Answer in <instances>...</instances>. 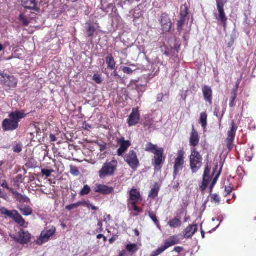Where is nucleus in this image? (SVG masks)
<instances>
[{
	"label": "nucleus",
	"mask_w": 256,
	"mask_h": 256,
	"mask_svg": "<svg viewBox=\"0 0 256 256\" xmlns=\"http://www.w3.org/2000/svg\"><path fill=\"white\" fill-rule=\"evenodd\" d=\"M104 238V241L106 242V238L104 236V237H102Z\"/></svg>",
	"instance_id": "774afa93"
},
{
	"label": "nucleus",
	"mask_w": 256,
	"mask_h": 256,
	"mask_svg": "<svg viewBox=\"0 0 256 256\" xmlns=\"http://www.w3.org/2000/svg\"><path fill=\"white\" fill-rule=\"evenodd\" d=\"M0 76L4 78L6 84L10 88H14L16 86L17 80L14 76H10L6 74L2 73Z\"/></svg>",
	"instance_id": "4468645a"
},
{
	"label": "nucleus",
	"mask_w": 256,
	"mask_h": 256,
	"mask_svg": "<svg viewBox=\"0 0 256 256\" xmlns=\"http://www.w3.org/2000/svg\"><path fill=\"white\" fill-rule=\"evenodd\" d=\"M122 71L124 72L127 74H131L133 72V70H132V68L128 67H124L122 68Z\"/></svg>",
	"instance_id": "a18cd8bd"
},
{
	"label": "nucleus",
	"mask_w": 256,
	"mask_h": 256,
	"mask_svg": "<svg viewBox=\"0 0 256 256\" xmlns=\"http://www.w3.org/2000/svg\"><path fill=\"white\" fill-rule=\"evenodd\" d=\"M114 75L116 77L120 78V76H118V72L116 70L114 72Z\"/></svg>",
	"instance_id": "13d9d810"
},
{
	"label": "nucleus",
	"mask_w": 256,
	"mask_h": 256,
	"mask_svg": "<svg viewBox=\"0 0 256 256\" xmlns=\"http://www.w3.org/2000/svg\"><path fill=\"white\" fill-rule=\"evenodd\" d=\"M112 188H109L105 185L98 184L96 185L95 188V191L96 192L101 193L102 194H108L113 191Z\"/></svg>",
	"instance_id": "f3484780"
},
{
	"label": "nucleus",
	"mask_w": 256,
	"mask_h": 256,
	"mask_svg": "<svg viewBox=\"0 0 256 256\" xmlns=\"http://www.w3.org/2000/svg\"><path fill=\"white\" fill-rule=\"evenodd\" d=\"M133 207V209L134 211L140 212V209L139 207L136 206V204H132Z\"/></svg>",
	"instance_id": "8fccbe9b"
},
{
	"label": "nucleus",
	"mask_w": 256,
	"mask_h": 256,
	"mask_svg": "<svg viewBox=\"0 0 256 256\" xmlns=\"http://www.w3.org/2000/svg\"><path fill=\"white\" fill-rule=\"evenodd\" d=\"M197 230V226H190L186 228L184 232V236L185 238H191Z\"/></svg>",
	"instance_id": "aec40b11"
},
{
	"label": "nucleus",
	"mask_w": 256,
	"mask_h": 256,
	"mask_svg": "<svg viewBox=\"0 0 256 256\" xmlns=\"http://www.w3.org/2000/svg\"><path fill=\"white\" fill-rule=\"evenodd\" d=\"M102 237H104V236L102 234H99L96 236L98 239H100V238H102Z\"/></svg>",
	"instance_id": "4d7b16f0"
},
{
	"label": "nucleus",
	"mask_w": 256,
	"mask_h": 256,
	"mask_svg": "<svg viewBox=\"0 0 256 256\" xmlns=\"http://www.w3.org/2000/svg\"><path fill=\"white\" fill-rule=\"evenodd\" d=\"M127 250L130 252H135L137 248V246L136 244H128L126 246Z\"/></svg>",
	"instance_id": "58836bf2"
},
{
	"label": "nucleus",
	"mask_w": 256,
	"mask_h": 256,
	"mask_svg": "<svg viewBox=\"0 0 256 256\" xmlns=\"http://www.w3.org/2000/svg\"><path fill=\"white\" fill-rule=\"evenodd\" d=\"M164 98V95L162 94H159L157 97V101L161 102Z\"/></svg>",
	"instance_id": "864d4df0"
},
{
	"label": "nucleus",
	"mask_w": 256,
	"mask_h": 256,
	"mask_svg": "<svg viewBox=\"0 0 256 256\" xmlns=\"http://www.w3.org/2000/svg\"><path fill=\"white\" fill-rule=\"evenodd\" d=\"M124 254H125V252H121L120 253L119 256H124Z\"/></svg>",
	"instance_id": "680f3d73"
},
{
	"label": "nucleus",
	"mask_w": 256,
	"mask_h": 256,
	"mask_svg": "<svg viewBox=\"0 0 256 256\" xmlns=\"http://www.w3.org/2000/svg\"><path fill=\"white\" fill-rule=\"evenodd\" d=\"M118 163L116 160L107 162L103 165L99 172V176L100 178H104L106 176H112L114 174L116 170Z\"/></svg>",
	"instance_id": "7ed1b4c3"
},
{
	"label": "nucleus",
	"mask_w": 256,
	"mask_h": 256,
	"mask_svg": "<svg viewBox=\"0 0 256 256\" xmlns=\"http://www.w3.org/2000/svg\"><path fill=\"white\" fill-rule=\"evenodd\" d=\"M0 212L2 214L5 215L10 218L14 219L18 212L16 210H8L6 208L2 207L0 208Z\"/></svg>",
	"instance_id": "4be33fe9"
},
{
	"label": "nucleus",
	"mask_w": 256,
	"mask_h": 256,
	"mask_svg": "<svg viewBox=\"0 0 256 256\" xmlns=\"http://www.w3.org/2000/svg\"><path fill=\"white\" fill-rule=\"evenodd\" d=\"M90 192V188L88 185H85L83 188L80 192L81 196H84L88 194Z\"/></svg>",
	"instance_id": "473e14b6"
},
{
	"label": "nucleus",
	"mask_w": 256,
	"mask_h": 256,
	"mask_svg": "<svg viewBox=\"0 0 256 256\" xmlns=\"http://www.w3.org/2000/svg\"><path fill=\"white\" fill-rule=\"evenodd\" d=\"M239 84H240V82L238 81L237 82H236V90L234 92H236H236L237 90V88L238 87Z\"/></svg>",
	"instance_id": "052dcab7"
},
{
	"label": "nucleus",
	"mask_w": 256,
	"mask_h": 256,
	"mask_svg": "<svg viewBox=\"0 0 256 256\" xmlns=\"http://www.w3.org/2000/svg\"><path fill=\"white\" fill-rule=\"evenodd\" d=\"M56 232V228H52L50 230L45 229L41 233L40 238L36 240V244L38 245H42L44 243L47 242L50 236L54 235Z\"/></svg>",
	"instance_id": "6e6552de"
},
{
	"label": "nucleus",
	"mask_w": 256,
	"mask_h": 256,
	"mask_svg": "<svg viewBox=\"0 0 256 256\" xmlns=\"http://www.w3.org/2000/svg\"><path fill=\"white\" fill-rule=\"evenodd\" d=\"M3 46H2L0 44V52L2 51L3 50Z\"/></svg>",
	"instance_id": "0e129e2a"
},
{
	"label": "nucleus",
	"mask_w": 256,
	"mask_h": 256,
	"mask_svg": "<svg viewBox=\"0 0 256 256\" xmlns=\"http://www.w3.org/2000/svg\"><path fill=\"white\" fill-rule=\"evenodd\" d=\"M225 191L226 192V194H228L232 192V188L230 186H226Z\"/></svg>",
	"instance_id": "3c124183"
},
{
	"label": "nucleus",
	"mask_w": 256,
	"mask_h": 256,
	"mask_svg": "<svg viewBox=\"0 0 256 256\" xmlns=\"http://www.w3.org/2000/svg\"><path fill=\"white\" fill-rule=\"evenodd\" d=\"M106 62L108 68L114 70L116 67V62L112 54H109L106 58Z\"/></svg>",
	"instance_id": "393cba45"
},
{
	"label": "nucleus",
	"mask_w": 256,
	"mask_h": 256,
	"mask_svg": "<svg viewBox=\"0 0 256 256\" xmlns=\"http://www.w3.org/2000/svg\"><path fill=\"white\" fill-rule=\"evenodd\" d=\"M93 78L95 82L97 84H100L102 82L101 78L98 74H94Z\"/></svg>",
	"instance_id": "c03bdc74"
},
{
	"label": "nucleus",
	"mask_w": 256,
	"mask_h": 256,
	"mask_svg": "<svg viewBox=\"0 0 256 256\" xmlns=\"http://www.w3.org/2000/svg\"><path fill=\"white\" fill-rule=\"evenodd\" d=\"M201 233H202V238H204V232L203 230H202Z\"/></svg>",
	"instance_id": "e2e57ef3"
},
{
	"label": "nucleus",
	"mask_w": 256,
	"mask_h": 256,
	"mask_svg": "<svg viewBox=\"0 0 256 256\" xmlns=\"http://www.w3.org/2000/svg\"><path fill=\"white\" fill-rule=\"evenodd\" d=\"M15 197L16 200L20 202H30V199L26 196L16 192H14Z\"/></svg>",
	"instance_id": "bb28decb"
},
{
	"label": "nucleus",
	"mask_w": 256,
	"mask_h": 256,
	"mask_svg": "<svg viewBox=\"0 0 256 256\" xmlns=\"http://www.w3.org/2000/svg\"><path fill=\"white\" fill-rule=\"evenodd\" d=\"M146 151H151L152 153L153 152H156L157 150H158L156 146L154 145L151 143H148L146 145Z\"/></svg>",
	"instance_id": "2f4dec72"
},
{
	"label": "nucleus",
	"mask_w": 256,
	"mask_h": 256,
	"mask_svg": "<svg viewBox=\"0 0 256 256\" xmlns=\"http://www.w3.org/2000/svg\"><path fill=\"white\" fill-rule=\"evenodd\" d=\"M148 216L150 218L151 220L154 222L156 225L157 227L160 228V224L158 222V220L157 219V218L154 214V212H152V211H148Z\"/></svg>",
	"instance_id": "c756f323"
},
{
	"label": "nucleus",
	"mask_w": 256,
	"mask_h": 256,
	"mask_svg": "<svg viewBox=\"0 0 256 256\" xmlns=\"http://www.w3.org/2000/svg\"><path fill=\"white\" fill-rule=\"evenodd\" d=\"M24 112L16 110L9 114L8 119L4 120L2 122V128L5 131H12L18 126L20 120L25 116Z\"/></svg>",
	"instance_id": "f257e3e1"
},
{
	"label": "nucleus",
	"mask_w": 256,
	"mask_h": 256,
	"mask_svg": "<svg viewBox=\"0 0 256 256\" xmlns=\"http://www.w3.org/2000/svg\"><path fill=\"white\" fill-rule=\"evenodd\" d=\"M236 98V93L234 92V96L231 98V100L230 103V107H233L234 106V102Z\"/></svg>",
	"instance_id": "09e8293b"
},
{
	"label": "nucleus",
	"mask_w": 256,
	"mask_h": 256,
	"mask_svg": "<svg viewBox=\"0 0 256 256\" xmlns=\"http://www.w3.org/2000/svg\"><path fill=\"white\" fill-rule=\"evenodd\" d=\"M50 138L52 142H55L56 140V136L52 134H50Z\"/></svg>",
	"instance_id": "6e6d98bb"
},
{
	"label": "nucleus",
	"mask_w": 256,
	"mask_h": 256,
	"mask_svg": "<svg viewBox=\"0 0 256 256\" xmlns=\"http://www.w3.org/2000/svg\"><path fill=\"white\" fill-rule=\"evenodd\" d=\"M186 18L180 17V20L178 22V28L179 32L182 30V26L184 24Z\"/></svg>",
	"instance_id": "c9c22d12"
},
{
	"label": "nucleus",
	"mask_w": 256,
	"mask_h": 256,
	"mask_svg": "<svg viewBox=\"0 0 256 256\" xmlns=\"http://www.w3.org/2000/svg\"><path fill=\"white\" fill-rule=\"evenodd\" d=\"M125 162L133 170H136L140 165L136 153L134 150H130L124 157Z\"/></svg>",
	"instance_id": "423d86ee"
},
{
	"label": "nucleus",
	"mask_w": 256,
	"mask_h": 256,
	"mask_svg": "<svg viewBox=\"0 0 256 256\" xmlns=\"http://www.w3.org/2000/svg\"><path fill=\"white\" fill-rule=\"evenodd\" d=\"M13 220L20 226H24L25 224L24 220L18 212L16 214Z\"/></svg>",
	"instance_id": "c85d7f7f"
},
{
	"label": "nucleus",
	"mask_w": 256,
	"mask_h": 256,
	"mask_svg": "<svg viewBox=\"0 0 256 256\" xmlns=\"http://www.w3.org/2000/svg\"><path fill=\"white\" fill-rule=\"evenodd\" d=\"M114 240L113 238H112L110 240V243H112L114 242Z\"/></svg>",
	"instance_id": "69168bd1"
},
{
	"label": "nucleus",
	"mask_w": 256,
	"mask_h": 256,
	"mask_svg": "<svg viewBox=\"0 0 256 256\" xmlns=\"http://www.w3.org/2000/svg\"><path fill=\"white\" fill-rule=\"evenodd\" d=\"M153 153L155 154L154 164L156 166H160L162 162L163 150L159 148L156 152H153Z\"/></svg>",
	"instance_id": "6ab92c4d"
},
{
	"label": "nucleus",
	"mask_w": 256,
	"mask_h": 256,
	"mask_svg": "<svg viewBox=\"0 0 256 256\" xmlns=\"http://www.w3.org/2000/svg\"><path fill=\"white\" fill-rule=\"evenodd\" d=\"M140 120V116L138 109L134 108L128 120V124L130 126L136 125Z\"/></svg>",
	"instance_id": "f8f14e48"
},
{
	"label": "nucleus",
	"mask_w": 256,
	"mask_h": 256,
	"mask_svg": "<svg viewBox=\"0 0 256 256\" xmlns=\"http://www.w3.org/2000/svg\"><path fill=\"white\" fill-rule=\"evenodd\" d=\"M158 190L156 188H154L151 190V191L150 192L148 196H149V197L154 198L158 196Z\"/></svg>",
	"instance_id": "ea45409f"
},
{
	"label": "nucleus",
	"mask_w": 256,
	"mask_h": 256,
	"mask_svg": "<svg viewBox=\"0 0 256 256\" xmlns=\"http://www.w3.org/2000/svg\"><path fill=\"white\" fill-rule=\"evenodd\" d=\"M190 146L194 148L199 143V136L198 132L193 128L190 138Z\"/></svg>",
	"instance_id": "a211bd4d"
},
{
	"label": "nucleus",
	"mask_w": 256,
	"mask_h": 256,
	"mask_svg": "<svg viewBox=\"0 0 256 256\" xmlns=\"http://www.w3.org/2000/svg\"><path fill=\"white\" fill-rule=\"evenodd\" d=\"M160 23L162 30L164 32H168L172 28V22L166 14H163L162 15Z\"/></svg>",
	"instance_id": "9b49d317"
},
{
	"label": "nucleus",
	"mask_w": 256,
	"mask_h": 256,
	"mask_svg": "<svg viewBox=\"0 0 256 256\" xmlns=\"http://www.w3.org/2000/svg\"><path fill=\"white\" fill-rule=\"evenodd\" d=\"M83 204V202H79L77 203L72 204L68 206H67L66 208L67 210H70L73 209L77 208L78 206H80Z\"/></svg>",
	"instance_id": "7c9ffc66"
},
{
	"label": "nucleus",
	"mask_w": 256,
	"mask_h": 256,
	"mask_svg": "<svg viewBox=\"0 0 256 256\" xmlns=\"http://www.w3.org/2000/svg\"><path fill=\"white\" fill-rule=\"evenodd\" d=\"M202 93L204 94V100L208 102L210 104H212V88L207 86H204L202 88Z\"/></svg>",
	"instance_id": "dca6fc26"
},
{
	"label": "nucleus",
	"mask_w": 256,
	"mask_h": 256,
	"mask_svg": "<svg viewBox=\"0 0 256 256\" xmlns=\"http://www.w3.org/2000/svg\"><path fill=\"white\" fill-rule=\"evenodd\" d=\"M180 243V240L176 236L170 237L166 240L164 246L154 251L150 256H158L168 248Z\"/></svg>",
	"instance_id": "20e7f679"
},
{
	"label": "nucleus",
	"mask_w": 256,
	"mask_h": 256,
	"mask_svg": "<svg viewBox=\"0 0 256 256\" xmlns=\"http://www.w3.org/2000/svg\"><path fill=\"white\" fill-rule=\"evenodd\" d=\"M216 5L218 11L219 12V17L222 21V23L224 24V26H225L226 24V21L227 20V18L225 14L224 6V4L219 1V0H217Z\"/></svg>",
	"instance_id": "2eb2a0df"
},
{
	"label": "nucleus",
	"mask_w": 256,
	"mask_h": 256,
	"mask_svg": "<svg viewBox=\"0 0 256 256\" xmlns=\"http://www.w3.org/2000/svg\"><path fill=\"white\" fill-rule=\"evenodd\" d=\"M168 224L171 228H176L180 227L181 226L182 222L179 218H175L170 220L168 222Z\"/></svg>",
	"instance_id": "a878e982"
},
{
	"label": "nucleus",
	"mask_w": 256,
	"mask_h": 256,
	"mask_svg": "<svg viewBox=\"0 0 256 256\" xmlns=\"http://www.w3.org/2000/svg\"><path fill=\"white\" fill-rule=\"evenodd\" d=\"M207 114L206 112H202L200 114V122L202 128H205L207 126Z\"/></svg>",
	"instance_id": "cd10ccee"
},
{
	"label": "nucleus",
	"mask_w": 256,
	"mask_h": 256,
	"mask_svg": "<svg viewBox=\"0 0 256 256\" xmlns=\"http://www.w3.org/2000/svg\"><path fill=\"white\" fill-rule=\"evenodd\" d=\"M70 173L74 176H78L80 174V172L78 168L74 166H70Z\"/></svg>",
	"instance_id": "e433bc0d"
},
{
	"label": "nucleus",
	"mask_w": 256,
	"mask_h": 256,
	"mask_svg": "<svg viewBox=\"0 0 256 256\" xmlns=\"http://www.w3.org/2000/svg\"><path fill=\"white\" fill-rule=\"evenodd\" d=\"M94 31H95V30L93 28V26H89L88 30V36H92L94 32Z\"/></svg>",
	"instance_id": "37998d69"
},
{
	"label": "nucleus",
	"mask_w": 256,
	"mask_h": 256,
	"mask_svg": "<svg viewBox=\"0 0 256 256\" xmlns=\"http://www.w3.org/2000/svg\"><path fill=\"white\" fill-rule=\"evenodd\" d=\"M98 226L100 228H102V221H99L98 224Z\"/></svg>",
	"instance_id": "bf43d9fd"
},
{
	"label": "nucleus",
	"mask_w": 256,
	"mask_h": 256,
	"mask_svg": "<svg viewBox=\"0 0 256 256\" xmlns=\"http://www.w3.org/2000/svg\"><path fill=\"white\" fill-rule=\"evenodd\" d=\"M220 172H219L217 175L214 178V179L213 180L212 184H211V185H210V188L212 189V188L214 187V186L215 185V184H216L217 180H218V178L220 176Z\"/></svg>",
	"instance_id": "49530a36"
},
{
	"label": "nucleus",
	"mask_w": 256,
	"mask_h": 256,
	"mask_svg": "<svg viewBox=\"0 0 256 256\" xmlns=\"http://www.w3.org/2000/svg\"><path fill=\"white\" fill-rule=\"evenodd\" d=\"M182 250L183 248L180 246H177L174 248V250L178 253L180 252H181L182 251Z\"/></svg>",
	"instance_id": "603ef678"
},
{
	"label": "nucleus",
	"mask_w": 256,
	"mask_h": 256,
	"mask_svg": "<svg viewBox=\"0 0 256 256\" xmlns=\"http://www.w3.org/2000/svg\"><path fill=\"white\" fill-rule=\"evenodd\" d=\"M10 237L18 243L24 244L30 242L31 239V235L28 231L21 230L18 233L10 235Z\"/></svg>",
	"instance_id": "39448f33"
},
{
	"label": "nucleus",
	"mask_w": 256,
	"mask_h": 256,
	"mask_svg": "<svg viewBox=\"0 0 256 256\" xmlns=\"http://www.w3.org/2000/svg\"><path fill=\"white\" fill-rule=\"evenodd\" d=\"M105 148V146H101L100 150H102Z\"/></svg>",
	"instance_id": "338daca9"
},
{
	"label": "nucleus",
	"mask_w": 256,
	"mask_h": 256,
	"mask_svg": "<svg viewBox=\"0 0 256 256\" xmlns=\"http://www.w3.org/2000/svg\"><path fill=\"white\" fill-rule=\"evenodd\" d=\"M118 144L120 148L117 150V154L118 156H122L127 150L128 148L131 146V142L129 140H126L124 138H121L118 140Z\"/></svg>",
	"instance_id": "9d476101"
},
{
	"label": "nucleus",
	"mask_w": 256,
	"mask_h": 256,
	"mask_svg": "<svg viewBox=\"0 0 256 256\" xmlns=\"http://www.w3.org/2000/svg\"><path fill=\"white\" fill-rule=\"evenodd\" d=\"M188 14V8L186 6H184L181 8L180 17L186 18Z\"/></svg>",
	"instance_id": "f704fd0d"
},
{
	"label": "nucleus",
	"mask_w": 256,
	"mask_h": 256,
	"mask_svg": "<svg viewBox=\"0 0 256 256\" xmlns=\"http://www.w3.org/2000/svg\"><path fill=\"white\" fill-rule=\"evenodd\" d=\"M20 21L22 22L23 25L24 26H28L30 23V21L28 20V19L26 18V16L23 14H22L20 16L19 18Z\"/></svg>",
	"instance_id": "72a5a7b5"
},
{
	"label": "nucleus",
	"mask_w": 256,
	"mask_h": 256,
	"mask_svg": "<svg viewBox=\"0 0 256 256\" xmlns=\"http://www.w3.org/2000/svg\"><path fill=\"white\" fill-rule=\"evenodd\" d=\"M54 172V170H48V169H42V173L43 175L46 176L47 178H48L50 176L51 174Z\"/></svg>",
	"instance_id": "4c0bfd02"
},
{
	"label": "nucleus",
	"mask_w": 256,
	"mask_h": 256,
	"mask_svg": "<svg viewBox=\"0 0 256 256\" xmlns=\"http://www.w3.org/2000/svg\"><path fill=\"white\" fill-rule=\"evenodd\" d=\"M211 198L216 203H219L220 202V198L216 194L212 195Z\"/></svg>",
	"instance_id": "de8ad7c7"
},
{
	"label": "nucleus",
	"mask_w": 256,
	"mask_h": 256,
	"mask_svg": "<svg viewBox=\"0 0 256 256\" xmlns=\"http://www.w3.org/2000/svg\"><path fill=\"white\" fill-rule=\"evenodd\" d=\"M22 4L26 8L36 10V0H22Z\"/></svg>",
	"instance_id": "5701e85b"
},
{
	"label": "nucleus",
	"mask_w": 256,
	"mask_h": 256,
	"mask_svg": "<svg viewBox=\"0 0 256 256\" xmlns=\"http://www.w3.org/2000/svg\"><path fill=\"white\" fill-rule=\"evenodd\" d=\"M18 208L24 216H30L32 213V210L30 206H20L18 207Z\"/></svg>",
	"instance_id": "b1692460"
},
{
	"label": "nucleus",
	"mask_w": 256,
	"mask_h": 256,
	"mask_svg": "<svg viewBox=\"0 0 256 256\" xmlns=\"http://www.w3.org/2000/svg\"><path fill=\"white\" fill-rule=\"evenodd\" d=\"M22 145H20V144H18L16 145L13 148L14 152H16V153L20 152L22 151Z\"/></svg>",
	"instance_id": "a19ab883"
},
{
	"label": "nucleus",
	"mask_w": 256,
	"mask_h": 256,
	"mask_svg": "<svg viewBox=\"0 0 256 256\" xmlns=\"http://www.w3.org/2000/svg\"><path fill=\"white\" fill-rule=\"evenodd\" d=\"M2 186L3 187V188H7V189H9V187H8V183L6 182V181H4L2 184Z\"/></svg>",
	"instance_id": "5fc2aeb1"
},
{
	"label": "nucleus",
	"mask_w": 256,
	"mask_h": 256,
	"mask_svg": "<svg viewBox=\"0 0 256 256\" xmlns=\"http://www.w3.org/2000/svg\"><path fill=\"white\" fill-rule=\"evenodd\" d=\"M190 160V166L192 172H197L202 166V157L194 148H191Z\"/></svg>",
	"instance_id": "f03ea898"
},
{
	"label": "nucleus",
	"mask_w": 256,
	"mask_h": 256,
	"mask_svg": "<svg viewBox=\"0 0 256 256\" xmlns=\"http://www.w3.org/2000/svg\"><path fill=\"white\" fill-rule=\"evenodd\" d=\"M210 171V169L208 166H207L205 168L203 175L202 185L204 188H206L208 186L209 182L210 180L211 176L209 175Z\"/></svg>",
	"instance_id": "412c9836"
},
{
	"label": "nucleus",
	"mask_w": 256,
	"mask_h": 256,
	"mask_svg": "<svg viewBox=\"0 0 256 256\" xmlns=\"http://www.w3.org/2000/svg\"><path fill=\"white\" fill-rule=\"evenodd\" d=\"M184 152L182 150H180L178 152L177 157L175 158L174 166V177L178 173L182 170L184 164Z\"/></svg>",
	"instance_id": "0eeeda50"
},
{
	"label": "nucleus",
	"mask_w": 256,
	"mask_h": 256,
	"mask_svg": "<svg viewBox=\"0 0 256 256\" xmlns=\"http://www.w3.org/2000/svg\"><path fill=\"white\" fill-rule=\"evenodd\" d=\"M236 128L234 126V122H232V127L230 130L228 132V138L226 139L227 147L230 150H232L233 147L234 140L235 138Z\"/></svg>",
	"instance_id": "1a4fd4ad"
},
{
	"label": "nucleus",
	"mask_w": 256,
	"mask_h": 256,
	"mask_svg": "<svg viewBox=\"0 0 256 256\" xmlns=\"http://www.w3.org/2000/svg\"><path fill=\"white\" fill-rule=\"evenodd\" d=\"M141 200V195L138 190L134 188L130 191V198L128 201L130 202L131 204H136Z\"/></svg>",
	"instance_id": "ddd939ff"
},
{
	"label": "nucleus",
	"mask_w": 256,
	"mask_h": 256,
	"mask_svg": "<svg viewBox=\"0 0 256 256\" xmlns=\"http://www.w3.org/2000/svg\"><path fill=\"white\" fill-rule=\"evenodd\" d=\"M83 204L87 206L88 208H91L92 210H97L98 208L93 206L92 204L88 202H83Z\"/></svg>",
	"instance_id": "79ce46f5"
}]
</instances>
